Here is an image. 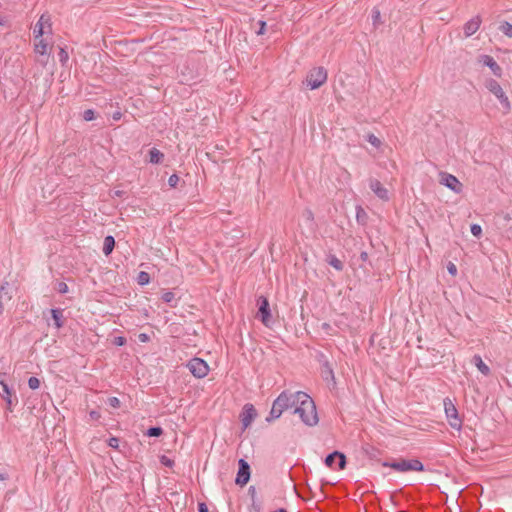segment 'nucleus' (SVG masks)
Segmentation results:
<instances>
[{
    "label": "nucleus",
    "instance_id": "8",
    "mask_svg": "<svg viewBox=\"0 0 512 512\" xmlns=\"http://www.w3.org/2000/svg\"><path fill=\"white\" fill-rule=\"evenodd\" d=\"M486 86H487L488 90L498 98V100L502 104L503 108L505 110H509L510 109L509 100H508L507 96L505 95L500 84L496 80L490 79L487 82Z\"/></svg>",
    "mask_w": 512,
    "mask_h": 512
},
{
    "label": "nucleus",
    "instance_id": "41",
    "mask_svg": "<svg viewBox=\"0 0 512 512\" xmlns=\"http://www.w3.org/2000/svg\"><path fill=\"white\" fill-rule=\"evenodd\" d=\"M89 416H90V418H91L92 420L97 421V420H99V419H100L101 414H100V412H99V411L92 410V411L89 413Z\"/></svg>",
    "mask_w": 512,
    "mask_h": 512
},
{
    "label": "nucleus",
    "instance_id": "12",
    "mask_svg": "<svg viewBox=\"0 0 512 512\" xmlns=\"http://www.w3.org/2000/svg\"><path fill=\"white\" fill-rule=\"evenodd\" d=\"M259 304V314L261 317V321L265 326H269L271 321V313L269 308V302L266 297L260 296L258 299Z\"/></svg>",
    "mask_w": 512,
    "mask_h": 512
},
{
    "label": "nucleus",
    "instance_id": "46",
    "mask_svg": "<svg viewBox=\"0 0 512 512\" xmlns=\"http://www.w3.org/2000/svg\"><path fill=\"white\" fill-rule=\"evenodd\" d=\"M8 478L9 475L7 473H0V482H5Z\"/></svg>",
    "mask_w": 512,
    "mask_h": 512
},
{
    "label": "nucleus",
    "instance_id": "9",
    "mask_svg": "<svg viewBox=\"0 0 512 512\" xmlns=\"http://www.w3.org/2000/svg\"><path fill=\"white\" fill-rule=\"evenodd\" d=\"M440 183L453 192L460 194L463 190V184L452 174L441 172Z\"/></svg>",
    "mask_w": 512,
    "mask_h": 512
},
{
    "label": "nucleus",
    "instance_id": "26",
    "mask_svg": "<svg viewBox=\"0 0 512 512\" xmlns=\"http://www.w3.org/2000/svg\"><path fill=\"white\" fill-rule=\"evenodd\" d=\"M500 31L503 32L506 36L512 38V24L504 21L501 23L499 27Z\"/></svg>",
    "mask_w": 512,
    "mask_h": 512
},
{
    "label": "nucleus",
    "instance_id": "44",
    "mask_svg": "<svg viewBox=\"0 0 512 512\" xmlns=\"http://www.w3.org/2000/svg\"><path fill=\"white\" fill-rule=\"evenodd\" d=\"M373 21L376 22L380 17V11L379 10H373Z\"/></svg>",
    "mask_w": 512,
    "mask_h": 512
},
{
    "label": "nucleus",
    "instance_id": "6",
    "mask_svg": "<svg viewBox=\"0 0 512 512\" xmlns=\"http://www.w3.org/2000/svg\"><path fill=\"white\" fill-rule=\"evenodd\" d=\"M187 368L196 378H204L209 373V366L207 362L200 358H192L189 360Z\"/></svg>",
    "mask_w": 512,
    "mask_h": 512
},
{
    "label": "nucleus",
    "instance_id": "33",
    "mask_svg": "<svg viewBox=\"0 0 512 512\" xmlns=\"http://www.w3.org/2000/svg\"><path fill=\"white\" fill-rule=\"evenodd\" d=\"M179 182V177L176 174H172L168 179V184L170 187L175 188Z\"/></svg>",
    "mask_w": 512,
    "mask_h": 512
},
{
    "label": "nucleus",
    "instance_id": "32",
    "mask_svg": "<svg viewBox=\"0 0 512 512\" xmlns=\"http://www.w3.org/2000/svg\"><path fill=\"white\" fill-rule=\"evenodd\" d=\"M162 428L160 427H151L149 428L147 434L149 436H154V437H157V436H160L162 434Z\"/></svg>",
    "mask_w": 512,
    "mask_h": 512
},
{
    "label": "nucleus",
    "instance_id": "1",
    "mask_svg": "<svg viewBox=\"0 0 512 512\" xmlns=\"http://www.w3.org/2000/svg\"><path fill=\"white\" fill-rule=\"evenodd\" d=\"M34 62L46 67L50 62L54 47L52 19L49 13H43L34 27Z\"/></svg>",
    "mask_w": 512,
    "mask_h": 512
},
{
    "label": "nucleus",
    "instance_id": "14",
    "mask_svg": "<svg viewBox=\"0 0 512 512\" xmlns=\"http://www.w3.org/2000/svg\"><path fill=\"white\" fill-rule=\"evenodd\" d=\"M12 299V286L5 282L0 287V315L3 313L4 305Z\"/></svg>",
    "mask_w": 512,
    "mask_h": 512
},
{
    "label": "nucleus",
    "instance_id": "28",
    "mask_svg": "<svg viewBox=\"0 0 512 512\" xmlns=\"http://www.w3.org/2000/svg\"><path fill=\"white\" fill-rule=\"evenodd\" d=\"M137 281L139 285H147L150 282V275L147 272L141 271L138 274Z\"/></svg>",
    "mask_w": 512,
    "mask_h": 512
},
{
    "label": "nucleus",
    "instance_id": "25",
    "mask_svg": "<svg viewBox=\"0 0 512 512\" xmlns=\"http://www.w3.org/2000/svg\"><path fill=\"white\" fill-rule=\"evenodd\" d=\"M328 263L338 271H341L343 269L342 262L334 255L329 256Z\"/></svg>",
    "mask_w": 512,
    "mask_h": 512
},
{
    "label": "nucleus",
    "instance_id": "35",
    "mask_svg": "<svg viewBox=\"0 0 512 512\" xmlns=\"http://www.w3.org/2000/svg\"><path fill=\"white\" fill-rule=\"evenodd\" d=\"M259 29L256 31L257 35H263L266 31V22L263 20L258 21Z\"/></svg>",
    "mask_w": 512,
    "mask_h": 512
},
{
    "label": "nucleus",
    "instance_id": "27",
    "mask_svg": "<svg viewBox=\"0 0 512 512\" xmlns=\"http://www.w3.org/2000/svg\"><path fill=\"white\" fill-rule=\"evenodd\" d=\"M58 58H59L60 63L62 64V66H66L67 65V62L69 60V54L65 50V48H60L59 49Z\"/></svg>",
    "mask_w": 512,
    "mask_h": 512
},
{
    "label": "nucleus",
    "instance_id": "16",
    "mask_svg": "<svg viewBox=\"0 0 512 512\" xmlns=\"http://www.w3.org/2000/svg\"><path fill=\"white\" fill-rule=\"evenodd\" d=\"M480 61L483 65L489 67L495 76H498V77L501 76L502 69L492 56L482 55Z\"/></svg>",
    "mask_w": 512,
    "mask_h": 512
},
{
    "label": "nucleus",
    "instance_id": "39",
    "mask_svg": "<svg viewBox=\"0 0 512 512\" xmlns=\"http://www.w3.org/2000/svg\"><path fill=\"white\" fill-rule=\"evenodd\" d=\"M108 445L112 448H118L119 446V439L116 438V437H111L109 440H108Z\"/></svg>",
    "mask_w": 512,
    "mask_h": 512
},
{
    "label": "nucleus",
    "instance_id": "7",
    "mask_svg": "<svg viewBox=\"0 0 512 512\" xmlns=\"http://www.w3.org/2000/svg\"><path fill=\"white\" fill-rule=\"evenodd\" d=\"M275 404L284 412L290 408H296V392L283 391L275 400Z\"/></svg>",
    "mask_w": 512,
    "mask_h": 512
},
{
    "label": "nucleus",
    "instance_id": "36",
    "mask_svg": "<svg viewBox=\"0 0 512 512\" xmlns=\"http://www.w3.org/2000/svg\"><path fill=\"white\" fill-rule=\"evenodd\" d=\"M108 404L113 408H119L120 407V400L117 397H110L108 399Z\"/></svg>",
    "mask_w": 512,
    "mask_h": 512
},
{
    "label": "nucleus",
    "instance_id": "2",
    "mask_svg": "<svg viewBox=\"0 0 512 512\" xmlns=\"http://www.w3.org/2000/svg\"><path fill=\"white\" fill-rule=\"evenodd\" d=\"M296 406L294 413L298 414L302 422L308 426H314L318 423L316 406L312 398L305 392H296Z\"/></svg>",
    "mask_w": 512,
    "mask_h": 512
},
{
    "label": "nucleus",
    "instance_id": "18",
    "mask_svg": "<svg viewBox=\"0 0 512 512\" xmlns=\"http://www.w3.org/2000/svg\"><path fill=\"white\" fill-rule=\"evenodd\" d=\"M6 374L0 373V389L2 397L7 401L8 404H11V390L8 384L5 381Z\"/></svg>",
    "mask_w": 512,
    "mask_h": 512
},
{
    "label": "nucleus",
    "instance_id": "47",
    "mask_svg": "<svg viewBox=\"0 0 512 512\" xmlns=\"http://www.w3.org/2000/svg\"><path fill=\"white\" fill-rule=\"evenodd\" d=\"M39 385H40L39 380L36 377H34V390L37 389L39 387Z\"/></svg>",
    "mask_w": 512,
    "mask_h": 512
},
{
    "label": "nucleus",
    "instance_id": "5",
    "mask_svg": "<svg viewBox=\"0 0 512 512\" xmlns=\"http://www.w3.org/2000/svg\"><path fill=\"white\" fill-rule=\"evenodd\" d=\"M327 80V70L324 67L313 68L306 77V84L311 90L322 86Z\"/></svg>",
    "mask_w": 512,
    "mask_h": 512
},
{
    "label": "nucleus",
    "instance_id": "21",
    "mask_svg": "<svg viewBox=\"0 0 512 512\" xmlns=\"http://www.w3.org/2000/svg\"><path fill=\"white\" fill-rule=\"evenodd\" d=\"M473 363L483 375L487 376L490 374V368L483 362L481 356L475 355L473 357Z\"/></svg>",
    "mask_w": 512,
    "mask_h": 512
},
{
    "label": "nucleus",
    "instance_id": "50",
    "mask_svg": "<svg viewBox=\"0 0 512 512\" xmlns=\"http://www.w3.org/2000/svg\"><path fill=\"white\" fill-rule=\"evenodd\" d=\"M328 327H329V324H327V323L323 324V328L328 329Z\"/></svg>",
    "mask_w": 512,
    "mask_h": 512
},
{
    "label": "nucleus",
    "instance_id": "4",
    "mask_svg": "<svg viewBox=\"0 0 512 512\" xmlns=\"http://www.w3.org/2000/svg\"><path fill=\"white\" fill-rule=\"evenodd\" d=\"M446 419L451 428L460 431L462 429V419L458 410L451 399L445 398L443 401Z\"/></svg>",
    "mask_w": 512,
    "mask_h": 512
},
{
    "label": "nucleus",
    "instance_id": "15",
    "mask_svg": "<svg viewBox=\"0 0 512 512\" xmlns=\"http://www.w3.org/2000/svg\"><path fill=\"white\" fill-rule=\"evenodd\" d=\"M336 459H339L338 468L344 469L345 464H346V458H345L344 454H342L338 451H334V452L330 453L329 455H327V457L325 458V464L328 467L333 468V465H334Z\"/></svg>",
    "mask_w": 512,
    "mask_h": 512
},
{
    "label": "nucleus",
    "instance_id": "30",
    "mask_svg": "<svg viewBox=\"0 0 512 512\" xmlns=\"http://www.w3.org/2000/svg\"><path fill=\"white\" fill-rule=\"evenodd\" d=\"M82 118L85 121H92L96 118L95 111L93 109H87L82 113Z\"/></svg>",
    "mask_w": 512,
    "mask_h": 512
},
{
    "label": "nucleus",
    "instance_id": "42",
    "mask_svg": "<svg viewBox=\"0 0 512 512\" xmlns=\"http://www.w3.org/2000/svg\"><path fill=\"white\" fill-rule=\"evenodd\" d=\"M303 216L306 218L307 221H310V222H312L314 219L313 213L310 210H306L304 212Z\"/></svg>",
    "mask_w": 512,
    "mask_h": 512
},
{
    "label": "nucleus",
    "instance_id": "17",
    "mask_svg": "<svg viewBox=\"0 0 512 512\" xmlns=\"http://www.w3.org/2000/svg\"><path fill=\"white\" fill-rule=\"evenodd\" d=\"M480 24H481V19L479 16H476V17L470 19L468 22H466L464 25L465 36L470 37L473 34H475L478 31Z\"/></svg>",
    "mask_w": 512,
    "mask_h": 512
},
{
    "label": "nucleus",
    "instance_id": "31",
    "mask_svg": "<svg viewBox=\"0 0 512 512\" xmlns=\"http://www.w3.org/2000/svg\"><path fill=\"white\" fill-rule=\"evenodd\" d=\"M471 233L475 237H480L482 235V228L479 224H472L471 225Z\"/></svg>",
    "mask_w": 512,
    "mask_h": 512
},
{
    "label": "nucleus",
    "instance_id": "34",
    "mask_svg": "<svg viewBox=\"0 0 512 512\" xmlns=\"http://www.w3.org/2000/svg\"><path fill=\"white\" fill-rule=\"evenodd\" d=\"M174 299V293L171 291H167L162 295V300L166 303L172 302Z\"/></svg>",
    "mask_w": 512,
    "mask_h": 512
},
{
    "label": "nucleus",
    "instance_id": "24",
    "mask_svg": "<svg viewBox=\"0 0 512 512\" xmlns=\"http://www.w3.org/2000/svg\"><path fill=\"white\" fill-rule=\"evenodd\" d=\"M283 411L280 407H278L275 402L272 404V408L269 416L266 418V421L271 422L275 419H278L282 415Z\"/></svg>",
    "mask_w": 512,
    "mask_h": 512
},
{
    "label": "nucleus",
    "instance_id": "10",
    "mask_svg": "<svg viewBox=\"0 0 512 512\" xmlns=\"http://www.w3.org/2000/svg\"><path fill=\"white\" fill-rule=\"evenodd\" d=\"M238 472L235 479V483L240 486H244L248 483L250 479V466L248 462L244 459H239L238 461Z\"/></svg>",
    "mask_w": 512,
    "mask_h": 512
},
{
    "label": "nucleus",
    "instance_id": "29",
    "mask_svg": "<svg viewBox=\"0 0 512 512\" xmlns=\"http://www.w3.org/2000/svg\"><path fill=\"white\" fill-rule=\"evenodd\" d=\"M367 140H368V142H369L372 146H374L375 148H377V149H378V148H380V147H381L382 142H381V140H380L378 137H376L375 135H373V134H369V135H368V137H367Z\"/></svg>",
    "mask_w": 512,
    "mask_h": 512
},
{
    "label": "nucleus",
    "instance_id": "51",
    "mask_svg": "<svg viewBox=\"0 0 512 512\" xmlns=\"http://www.w3.org/2000/svg\"><path fill=\"white\" fill-rule=\"evenodd\" d=\"M329 374L333 377V371L331 369H329Z\"/></svg>",
    "mask_w": 512,
    "mask_h": 512
},
{
    "label": "nucleus",
    "instance_id": "40",
    "mask_svg": "<svg viewBox=\"0 0 512 512\" xmlns=\"http://www.w3.org/2000/svg\"><path fill=\"white\" fill-rule=\"evenodd\" d=\"M161 463L167 467H172L174 462L168 458L167 456H162L161 457Z\"/></svg>",
    "mask_w": 512,
    "mask_h": 512
},
{
    "label": "nucleus",
    "instance_id": "22",
    "mask_svg": "<svg viewBox=\"0 0 512 512\" xmlns=\"http://www.w3.org/2000/svg\"><path fill=\"white\" fill-rule=\"evenodd\" d=\"M164 159V154L157 148H152L149 151V162L151 164H159Z\"/></svg>",
    "mask_w": 512,
    "mask_h": 512
},
{
    "label": "nucleus",
    "instance_id": "19",
    "mask_svg": "<svg viewBox=\"0 0 512 512\" xmlns=\"http://www.w3.org/2000/svg\"><path fill=\"white\" fill-rule=\"evenodd\" d=\"M105 116L107 118H112L114 121H118L122 117V112L119 107H114L113 104H109V107L105 108Z\"/></svg>",
    "mask_w": 512,
    "mask_h": 512
},
{
    "label": "nucleus",
    "instance_id": "13",
    "mask_svg": "<svg viewBox=\"0 0 512 512\" xmlns=\"http://www.w3.org/2000/svg\"><path fill=\"white\" fill-rule=\"evenodd\" d=\"M369 187L379 199L383 201L389 200V192L379 180L371 179L369 182Z\"/></svg>",
    "mask_w": 512,
    "mask_h": 512
},
{
    "label": "nucleus",
    "instance_id": "11",
    "mask_svg": "<svg viewBox=\"0 0 512 512\" xmlns=\"http://www.w3.org/2000/svg\"><path fill=\"white\" fill-rule=\"evenodd\" d=\"M257 416L256 409L252 404H245L240 414L243 430L247 429Z\"/></svg>",
    "mask_w": 512,
    "mask_h": 512
},
{
    "label": "nucleus",
    "instance_id": "43",
    "mask_svg": "<svg viewBox=\"0 0 512 512\" xmlns=\"http://www.w3.org/2000/svg\"><path fill=\"white\" fill-rule=\"evenodd\" d=\"M114 343L118 346H122L126 343V339L124 337H116Z\"/></svg>",
    "mask_w": 512,
    "mask_h": 512
},
{
    "label": "nucleus",
    "instance_id": "23",
    "mask_svg": "<svg viewBox=\"0 0 512 512\" xmlns=\"http://www.w3.org/2000/svg\"><path fill=\"white\" fill-rule=\"evenodd\" d=\"M115 246V240L112 236H106L103 243V253L108 256L112 253Z\"/></svg>",
    "mask_w": 512,
    "mask_h": 512
},
{
    "label": "nucleus",
    "instance_id": "3",
    "mask_svg": "<svg viewBox=\"0 0 512 512\" xmlns=\"http://www.w3.org/2000/svg\"><path fill=\"white\" fill-rule=\"evenodd\" d=\"M383 466L390 467L398 472L424 471V465L418 459H399L392 462H384Z\"/></svg>",
    "mask_w": 512,
    "mask_h": 512
},
{
    "label": "nucleus",
    "instance_id": "20",
    "mask_svg": "<svg viewBox=\"0 0 512 512\" xmlns=\"http://www.w3.org/2000/svg\"><path fill=\"white\" fill-rule=\"evenodd\" d=\"M53 325L59 329L63 326V311L61 309H51L50 310Z\"/></svg>",
    "mask_w": 512,
    "mask_h": 512
},
{
    "label": "nucleus",
    "instance_id": "48",
    "mask_svg": "<svg viewBox=\"0 0 512 512\" xmlns=\"http://www.w3.org/2000/svg\"><path fill=\"white\" fill-rule=\"evenodd\" d=\"M139 337H140V339H141L142 341H146V340H147V338H148L146 334H140V336H139Z\"/></svg>",
    "mask_w": 512,
    "mask_h": 512
},
{
    "label": "nucleus",
    "instance_id": "49",
    "mask_svg": "<svg viewBox=\"0 0 512 512\" xmlns=\"http://www.w3.org/2000/svg\"><path fill=\"white\" fill-rule=\"evenodd\" d=\"M27 383H28V386L30 388H32V383H33L32 376L28 379Z\"/></svg>",
    "mask_w": 512,
    "mask_h": 512
},
{
    "label": "nucleus",
    "instance_id": "38",
    "mask_svg": "<svg viewBox=\"0 0 512 512\" xmlns=\"http://www.w3.org/2000/svg\"><path fill=\"white\" fill-rule=\"evenodd\" d=\"M447 270H448L449 274H451L452 276H455L457 274V267L452 262L448 263Z\"/></svg>",
    "mask_w": 512,
    "mask_h": 512
},
{
    "label": "nucleus",
    "instance_id": "37",
    "mask_svg": "<svg viewBox=\"0 0 512 512\" xmlns=\"http://www.w3.org/2000/svg\"><path fill=\"white\" fill-rule=\"evenodd\" d=\"M57 291L61 294H65L68 292V286L64 282H59L57 285Z\"/></svg>",
    "mask_w": 512,
    "mask_h": 512
},
{
    "label": "nucleus",
    "instance_id": "45",
    "mask_svg": "<svg viewBox=\"0 0 512 512\" xmlns=\"http://www.w3.org/2000/svg\"><path fill=\"white\" fill-rule=\"evenodd\" d=\"M198 509L199 512H208V507L204 503H200Z\"/></svg>",
    "mask_w": 512,
    "mask_h": 512
}]
</instances>
